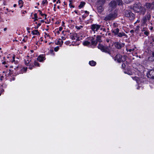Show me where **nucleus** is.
<instances>
[{
	"label": "nucleus",
	"instance_id": "nucleus-1",
	"mask_svg": "<svg viewBox=\"0 0 154 154\" xmlns=\"http://www.w3.org/2000/svg\"><path fill=\"white\" fill-rule=\"evenodd\" d=\"M131 9L140 15H144L146 11L145 8L142 6L140 3H135L131 7Z\"/></svg>",
	"mask_w": 154,
	"mask_h": 154
},
{
	"label": "nucleus",
	"instance_id": "nucleus-2",
	"mask_svg": "<svg viewBox=\"0 0 154 154\" xmlns=\"http://www.w3.org/2000/svg\"><path fill=\"white\" fill-rule=\"evenodd\" d=\"M32 62H33L32 61V60L30 58H29L28 56H27L25 59V64L26 66H29L28 68L30 69H32L34 67V66L33 65ZM34 66H39V63L36 61H34Z\"/></svg>",
	"mask_w": 154,
	"mask_h": 154
},
{
	"label": "nucleus",
	"instance_id": "nucleus-3",
	"mask_svg": "<svg viewBox=\"0 0 154 154\" xmlns=\"http://www.w3.org/2000/svg\"><path fill=\"white\" fill-rule=\"evenodd\" d=\"M118 4V5H119L118 0H114L112 1L109 5V10L110 11H112L114 8H116Z\"/></svg>",
	"mask_w": 154,
	"mask_h": 154
},
{
	"label": "nucleus",
	"instance_id": "nucleus-4",
	"mask_svg": "<svg viewBox=\"0 0 154 154\" xmlns=\"http://www.w3.org/2000/svg\"><path fill=\"white\" fill-rule=\"evenodd\" d=\"M114 60L115 61L116 60L118 62L120 63L125 61V57L124 56H122L120 54H118L115 57Z\"/></svg>",
	"mask_w": 154,
	"mask_h": 154
},
{
	"label": "nucleus",
	"instance_id": "nucleus-5",
	"mask_svg": "<svg viewBox=\"0 0 154 154\" xmlns=\"http://www.w3.org/2000/svg\"><path fill=\"white\" fill-rule=\"evenodd\" d=\"M117 16V14L114 13L113 14H110L107 15L105 17L104 19L106 21L112 20L115 19Z\"/></svg>",
	"mask_w": 154,
	"mask_h": 154
},
{
	"label": "nucleus",
	"instance_id": "nucleus-6",
	"mask_svg": "<svg viewBox=\"0 0 154 154\" xmlns=\"http://www.w3.org/2000/svg\"><path fill=\"white\" fill-rule=\"evenodd\" d=\"M101 27V25L96 24H93L91 25V29L95 33L96 32H97L98 30L100 29Z\"/></svg>",
	"mask_w": 154,
	"mask_h": 154
},
{
	"label": "nucleus",
	"instance_id": "nucleus-7",
	"mask_svg": "<svg viewBox=\"0 0 154 154\" xmlns=\"http://www.w3.org/2000/svg\"><path fill=\"white\" fill-rule=\"evenodd\" d=\"M144 6L149 11H151L154 9V2L151 3H146L145 4Z\"/></svg>",
	"mask_w": 154,
	"mask_h": 154
},
{
	"label": "nucleus",
	"instance_id": "nucleus-8",
	"mask_svg": "<svg viewBox=\"0 0 154 154\" xmlns=\"http://www.w3.org/2000/svg\"><path fill=\"white\" fill-rule=\"evenodd\" d=\"M98 48L102 52L109 53V50L107 47H105L101 44H99L98 46Z\"/></svg>",
	"mask_w": 154,
	"mask_h": 154
},
{
	"label": "nucleus",
	"instance_id": "nucleus-9",
	"mask_svg": "<svg viewBox=\"0 0 154 154\" xmlns=\"http://www.w3.org/2000/svg\"><path fill=\"white\" fill-rule=\"evenodd\" d=\"M125 15L127 17H130L131 19L134 18V14L130 11H126Z\"/></svg>",
	"mask_w": 154,
	"mask_h": 154
},
{
	"label": "nucleus",
	"instance_id": "nucleus-10",
	"mask_svg": "<svg viewBox=\"0 0 154 154\" xmlns=\"http://www.w3.org/2000/svg\"><path fill=\"white\" fill-rule=\"evenodd\" d=\"M147 19L144 16L143 17L141 21V26H146L147 25V24H146V22L147 21Z\"/></svg>",
	"mask_w": 154,
	"mask_h": 154
},
{
	"label": "nucleus",
	"instance_id": "nucleus-11",
	"mask_svg": "<svg viewBox=\"0 0 154 154\" xmlns=\"http://www.w3.org/2000/svg\"><path fill=\"white\" fill-rule=\"evenodd\" d=\"M147 75L148 78L153 79V76H154V70H150L147 74Z\"/></svg>",
	"mask_w": 154,
	"mask_h": 154
},
{
	"label": "nucleus",
	"instance_id": "nucleus-12",
	"mask_svg": "<svg viewBox=\"0 0 154 154\" xmlns=\"http://www.w3.org/2000/svg\"><path fill=\"white\" fill-rule=\"evenodd\" d=\"M132 0H118L119 5H121L123 4L124 2L128 3L130 2Z\"/></svg>",
	"mask_w": 154,
	"mask_h": 154
},
{
	"label": "nucleus",
	"instance_id": "nucleus-13",
	"mask_svg": "<svg viewBox=\"0 0 154 154\" xmlns=\"http://www.w3.org/2000/svg\"><path fill=\"white\" fill-rule=\"evenodd\" d=\"M37 60L39 62H42L45 60V56L42 55H39L37 58Z\"/></svg>",
	"mask_w": 154,
	"mask_h": 154
},
{
	"label": "nucleus",
	"instance_id": "nucleus-14",
	"mask_svg": "<svg viewBox=\"0 0 154 154\" xmlns=\"http://www.w3.org/2000/svg\"><path fill=\"white\" fill-rule=\"evenodd\" d=\"M63 43V41L60 39L56 40L55 41V44L57 45H61Z\"/></svg>",
	"mask_w": 154,
	"mask_h": 154
},
{
	"label": "nucleus",
	"instance_id": "nucleus-15",
	"mask_svg": "<svg viewBox=\"0 0 154 154\" xmlns=\"http://www.w3.org/2000/svg\"><path fill=\"white\" fill-rule=\"evenodd\" d=\"M83 44L84 46L89 47L91 46V42L88 41H85L83 42Z\"/></svg>",
	"mask_w": 154,
	"mask_h": 154
},
{
	"label": "nucleus",
	"instance_id": "nucleus-16",
	"mask_svg": "<svg viewBox=\"0 0 154 154\" xmlns=\"http://www.w3.org/2000/svg\"><path fill=\"white\" fill-rule=\"evenodd\" d=\"M90 41L91 42V44L93 46H95L97 44V41L95 40H94L93 38L91 39Z\"/></svg>",
	"mask_w": 154,
	"mask_h": 154
},
{
	"label": "nucleus",
	"instance_id": "nucleus-17",
	"mask_svg": "<svg viewBox=\"0 0 154 154\" xmlns=\"http://www.w3.org/2000/svg\"><path fill=\"white\" fill-rule=\"evenodd\" d=\"M115 46L118 49H120L122 47V45L119 42H116L115 44Z\"/></svg>",
	"mask_w": 154,
	"mask_h": 154
},
{
	"label": "nucleus",
	"instance_id": "nucleus-18",
	"mask_svg": "<svg viewBox=\"0 0 154 154\" xmlns=\"http://www.w3.org/2000/svg\"><path fill=\"white\" fill-rule=\"evenodd\" d=\"M32 33L33 35H39V32L37 30H33L32 32Z\"/></svg>",
	"mask_w": 154,
	"mask_h": 154
},
{
	"label": "nucleus",
	"instance_id": "nucleus-19",
	"mask_svg": "<svg viewBox=\"0 0 154 154\" xmlns=\"http://www.w3.org/2000/svg\"><path fill=\"white\" fill-rule=\"evenodd\" d=\"M119 32V30L118 28H116L112 31V32L115 35H117Z\"/></svg>",
	"mask_w": 154,
	"mask_h": 154
},
{
	"label": "nucleus",
	"instance_id": "nucleus-20",
	"mask_svg": "<svg viewBox=\"0 0 154 154\" xmlns=\"http://www.w3.org/2000/svg\"><path fill=\"white\" fill-rule=\"evenodd\" d=\"M96 62L93 61H91L89 62V64L91 66H94L96 65Z\"/></svg>",
	"mask_w": 154,
	"mask_h": 154
},
{
	"label": "nucleus",
	"instance_id": "nucleus-21",
	"mask_svg": "<svg viewBox=\"0 0 154 154\" xmlns=\"http://www.w3.org/2000/svg\"><path fill=\"white\" fill-rule=\"evenodd\" d=\"M98 12L101 13L103 10V8L102 6H100L97 8Z\"/></svg>",
	"mask_w": 154,
	"mask_h": 154
},
{
	"label": "nucleus",
	"instance_id": "nucleus-22",
	"mask_svg": "<svg viewBox=\"0 0 154 154\" xmlns=\"http://www.w3.org/2000/svg\"><path fill=\"white\" fill-rule=\"evenodd\" d=\"M18 3L19 5L20 8H21L23 6V1L21 0H19V1Z\"/></svg>",
	"mask_w": 154,
	"mask_h": 154
},
{
	"label": "nucleus",
	"instance_id": "nucleus-23",
	"mask_svg": "<svg viewBox=\"0 0 154 154\" xmlns=\"http://www.w3.org/2000/svg\"><path fill=\"white\" fill-rule=\"evenodd\" d=\"M85 5V3L84 2H81L79 6V8H82Z\"/></svg>",
	"mask_w": 154,
	"mask_h": 154
},
{
	"label": "nucleus",
	"instance_id": "nucleus-24",
	"mask_svg": "<svg viewBox=\"0 0 154 154\" xmlns=\"http://www.w3.org/2000/svg\"><path fill=\"white\" fill-rule=\"evenodd\" d=\"M148 20H149L151 18V15L149 13H147L144 16Z\"/></svg>",
	"mask_w": 154,
	"mask_h": 154
},
{
	"label": "nucleus",
	"instance_id": "nucleus-25",
	"mask_svg": "<svg viewBox=\"0 0 154 154\" xmlns=\"http://www.w3.org/2000/svg\"><path fill=\"white\" fill-rule=\"evenodd\" d=\"M117 35H118V36H119V37H122V36H125L126 35L123 32V33H121V32L118 33V34Z\"/></svg>",
	"mask_w": 154,
	"mask_h": 154
},
{
	"label": "nucleus",
	"instance_id": "nucleus-26",
	"mask_svg": "<svg viewBox=\"0 0 154 154\" xmlns=\"http://www.w3.org/2000/svg\"><path fill=\"white\" fill-rule=\"evenodd\" d=\"M145 26H143V28L141 27V31L143 32H144L146 31L147 30H148V29L146 27H144Z\"/></svg>",
	"mask_w": 154,
	"mask_h": 154
},
{
	"label": "nucleus",
	"instance_id": "nucleus-27",
	"mask_svg": "<svg viewBox=\"0 0 154 154\" xmlns=\"http://www.w3.org/2000/svg\"><path fill=\"white\" fill-rule=\"evenodd\" d=\"M101 37L100 36H98L97 37V41L99 42H101Z\"/></svg>",
	"mask_w": 154,
	"mask_h": 154
},
{
	"label": "nucleus",
	"instance_id": "nucleus-28",
	"mask_svg": "<svg viewBox=\"0 0 154 154\" xmlns=\"http://www.w3.org/2000/svg\"><path fill=\"white\" fill-rule=\"evenodd\" d=\"M27 69V67L23 68L22 69V71H21L22 72H21V73H23V72H26V71Z\"/></svg>",
	"mask_w": 154,
	"mask_h": 154
},
{
	"label": "nucleus",
	"instance_id": "nucleus-29",
	"mask_svg": "<svg viewBox=\"0 0 154 154\" xmlns=\"http://www.w3.org/2000/svg\"><path fill=\"white\" fill-rule=\"evenodd\" d=\"M144 33L145 35H146V36H148L149 34V32L148 30L147 31H146L144 32Z\"/></svg>",
	"mask_w": 154,
	"mask_h": 154
},
{
	"label": "nucleus",
	"instance_id": "nucleus-30",
	"mask_svg": "<svg viewBox=\"0 0 154 154\" xmlns=\"http://www.w3.org/2000/svg\"><path fill=\"white\" fill-rule=\"evenodd\" d=\"M135 48V47H134V48H131V49H129L128 50H127V51L128 52H131V51H133L134 50V49Z\"/></svg>",
	"mask_w": 154,
	"mask_h": 154
},
{
	"label": "nucleus",
	"instance_id": "nucleus-31",
	"mask_svg": "<svg viewBox=\"0 0 154 154\" xmlns=\"http://www.w3.org/2000/svg\"><path fill=\"white\" fill-rule=\"evenodd\" d=\"M83 27V26H76L75 28L76 29H80L81 28H82Z\"/></svg>",
	"mask_w": 154,
	"mask_h": 154
},
{
	"label": "nucleus",
	"instance_id": "nucleus-32",
	"mask_svg": "<svg viewBox=\"0 0 154 154\" xmlns=\"http://www.w3.org/2000/svg\"><path fill=\"white\" fill-rule=\"evenodd\" d=\"M34 18L35 19L34 21H35L36 20H38V17L37 16V14H34Z\"/></svg>",
	"mask_w": 154,
	"mask_h": 154
},
{
	"label": "nucleus",
	"instance_id": "nucleus-33",
	"mask_svg": "<svg viewBox=\"0 0 154 154\" xmlns=\"http://www.w3.org/2000/svg\"><path fill=\"white\" fill-rule=\"evenodd\" d=\"M43 5H45L47 3V0H43L42 2Z\"/></svg>",
	"mask_w": 154,
	"mask_h": 154
},
{
	"label": "nucleus",
	"instance_id": "nucleus-34",
	"mask_svg": "<svg viewBox=\"0 0 154 154\" xmlns=\"http://www.w3.org/2000/svg\"><path fill=\"white\" fill-rule=\"evenodd\" d=\"M50 54L54 56V53L53 50H50Z\"/></svg>",
	"mask_w": 154,
	"mask_h": 154
},
{
	"label": "nucleus",
	"instance_id": "nucleus-35",
	"mask_svg": "<svg viewBox=\"0 0 154 154\" xmlns=\"http://www.w3.org/2000/svg\"><path fill=\"white\" fill-rule=\"evenodd\" d=\"M38 11L39 12V14H41L42 16H44V15H45V16H46V15L45 14H42V11L40 10H38Z\"/></svg>",
	"mask_w": 154,
	"mask_h": 154
},
{
	"label": "nucleus",
	"instance_id": "nucleus-36",
	"mask_svg": "<svg viewBox=\"0 0 154 154\" xmlns=\"http://www.w3.org/2000/svg\"><path fill=\"white\" fill-rule=\"evenodd\" d=\"M125 73L128 74L129 75H132V72L130 71H127V72H125Z\"/></svg>",
	"mask_w": 154,
	"mask_h": 154
},
{
	"label": "nucleus",
	"instance_id": "nucleus-37",
	"mask_svg": "<svg viewBox=\"0 0 154 154\" xmlns=\"http://www.w3.org/2000/svg\"><path fill=\"white\" fill-rule=\"evenodd\" d=\"M59 47L57 46L54 48V50L55 51H57L59 50Z\"/></svg>",
	"mask_w": 154,
	"mask_h": 154
},
{
	"label": "nucleus",
	"instance_id": "nucleus-38",
	"mask_svg": "<svg viewBox=\"0 0 154 154\" xmlns=\"http://www.w3.org/2000/svg\"><path fill=\"white\" fill-rule=\"evenodd\" d=\"M45 34L44 36L45 38L48 37L49 36V34H48L47 33L45 32Z\"/></svg>",
	"mask_w": 154,
	"mask_h": 154
},
{
	"label": "nucleus",
	"instance_id": "nucleus-39",
	"mask_svg": "<svg viewBox=\"0 0 154 154\" xmlns=\"http://www.w3.org/2000/svg\"><path fill=\"white\" fill-rule=\"evenodd\" d=\"M70 42L69 41H68L66 42H65V44H66V45H69L70 44Z\"/></svg>",
	"mask_w": 154,
	"mask_h": 154
},
{
	"label": "nucleus",
	"instance_id": "nucleus-40",
	"mask_svg": "<svg viewBox=\"0 0 154 154\" xmlns=\"http://www.w3.org/2000/svg\"><path fill=\"white\" fill-rule=\"evenodd\" d=\"M122 68H125V65L124 63H123L122 64Z\"/></svg>",
	"mask_w": 154,
	"mask_h": 154
},
{
	"label": "nucleus",
	"instance_id": "nucleus-41",
	"mask_svg": "<svg viewBox=\"0 0 154 154\" xmlns=\"http://www.w3.org/2000/svg\"><path fill=\"white\" fill-rule=\"evenodd\" d=\"M14 56H13L12 57V59H11V62H14Z\"/></svg>",
	"mask_w": 154,
	"mask_h": 154
},
{
	"label": "nucleus",
	"instance_id": "nucleus-42",
	"mask_svg": "<svg viewBox=\"0 0 154 154\" xmlns=\"http://www.w3.org/2000/svg\"><path fill=\"white\" fill-rule=\"evenodd\" d=\"M59 31H60L62 30L63 28L61 27H60L59 28Z\"/></svg>",
	"mask_w": 154,
	"mask_h": 154
},
{
	"label": "nucleus",
	"instance_id": "nucleus-43",
	"mask_svg": "<svg viewBox=\"0 0 154 154\" xmlns=\"http://www.w3.org/2000/svg\"><path fill=\"white\" fill-rule=\"evenodd\" d=\"M85 13L87 14V16L89 14V12L88 11H85Z\"/></svg>",
	"mask_w": 154,
	"mask_h": 154
},
{
	"label": "nucleus",
	"instance_id": "nucleus-44",
	"mask_svg": "<svg viewBox=\"0 0 154 154\" xmlns=\"http://www.w3.org/2000/svg\"><path fill=\"white\" fill-rule=\"evenodd\" d=\"M86 17V16L85 15H83L82 16V18L84 19H85Z\"/></svg>",
	"mask_w": 154,
	"mask_h": 154
},
{
	"label": "nucleus",
	"instance_id": "nucleus-45",
	"mask_svg": "<svg viewBox=\"0 0 154 154\" xmlns=\"http://www.w3.org/2000/svg\"><path fill=\"white\" fill-rule=\"evenodd\" d=\"M3 76H2L1 77H0V79L1 80H3Z\"/></svg>",
	"mask_w": 154,
	"mask_h": 154
},
{
	"label": "nucleus",
	"instance_id": "nucleus-46",
	"mask_svg": "<svg viewBox=\"0 0 154 154\" xmlns=\"http://www.w3.org/2000/svg\"><path fill=\"white\" fill-rule=\"evenodd\" d=\"M61 38H62V39H61L62 40H65L66 39L64 37H62Z\"/></svg>",
	"mask_w": 154,
	"mask_h": 154
},
{
	"label": "nucleus",
	"instance_id": "nucleus-47",
	"mask_svg": "<svg viewBox=\"0 0 154 154\" xmlns=\"http://www.w3.org/2000/svg\"><path fill=\"white\" fill-rule=\"evenodd\" d=\"M74 12L77 14H78V11L77 10H75Z\"/></svg>",
	"mask_w": 154,
	"mask_h": 154
},
{
	"label": "nucleus",
	"instance_id": "nucleus-48",
	"mask_svg": "<svg viewBox=\"0 0 154 154\" xmlns=\"http://www.w3.org/2000/svg\"><path fill=\"white\" fill-rule=\"evenodd\" d=\"M41 25V24L40 23H38V25H37V26H38V27H39V26H40Z\"/></svg>",
	"mask_w": 154,
	"mask_h": 154
},
{
	"label": "nucleus",
	"instance_id": "nucleus-49",
	"mask_svg": "<svg viewBox=\"0 0 154 154\" xmlns=\"http://www.w3.org/2000/svg\"><path fill=\"white\" fill-rule=\"evenodd\" d=\"M60 3V0H58L57 1V3Z\"/></svg>",
	"mask_w": 154,
	"mask_h": 154
},
{
	"label": "nucleus",
	"instance_id": "nucleus-50",
	"mask_svg": "<svg viewBox=\"0 0 154 154\" xmlns=\"http://www.w3.org/2000/svg\"><path fill=\"white\" fill-rule=\"evenodd\" d=\"M7 30V28H5L4 29V31H6Z\"/></svg>",
	"mask_w": 154,
	"mask_h": 154
},
{
	"label": "nucleus",
	"instance_id": "nucleus-51",
	"mask_svg": "<svg viewBox=\"0 0 154 154\" xmlns=\"http://www.w3.org/2000/svg\"><path fill=\"white\" fill-rule=\"evenodd\" d=\"M140 22V20H137L136 21V23H139Z\"/></svg>",
	"mask_w": 154,
	"mask_h": 154
},
{
	"label": "nucleus",
	"instance_id": "nucleus-52",
	"mask_svg": "<svg viewBox=\"0 0 154 154\" xmlns=\"http://www.w3.org/2000/svg\"><path fill=\"white\" fill-rule=\"evenodd\" d=\"M72 39H75V38L74 36L73 37H72Z\"/></svg>",
	"mask_w": 154,
	"mask_h": 154
},
{
	"label": "nucleus",
	"instance_id": "nucleus-53",
	"mask_svg": "<svg viewBox=\"0 0 154 154\" xmlns=\"http://www.w3.org/2000/svg\"><path fill=\"white\" fill-rule=\"evenodd\" d=\"M153 27H151L150 28V29L151 30H152L153 29Z\"/></svg>",
	"mask_w": 154,
	"mask_h": 154
},
{
	"label": "nucleus",
	"instance_id": "nucleus-54",
	"mask_svg": "<svg viewBox=\"0 0 154 154\" xmlns=\"http://www.w3.org/2000/svg\"><path fill=\"white\" fill-rule=\"evenodd\" d=\"M16 4H14V7H16Z\"/></svg>",
	"mask_w": 154,
	"mask_h": 154
},
{
	"label": "nucleus",
	"instance_id": "nucleus-55",
	"mask_svg": "<svg viewBox=\"0 0 154 154\" xmlns=\"http://www.w3.org/2000/svg\"><path fill=\"white\" fill-rule=\"evenodd\" d=\"M134 32V31L133 30H131V32Z\"/></svg>",
	"mask_w": 154,
	"mask_h": 154
},
{
	"label": "nucleus",
	"instance_id": "nucleus-56",
	"mask_svg": "<svg viewBox=\"0 0 154 154\" xmlns=\"http://www.w3.org/2000/svg\"><path fill=\"white\" fill-rule=\"evenodd\" d=\"M106 41L108 42H109V40H106Z\"/></svg>",
	"mask_w": 154,
	"mask_h": 154
},
{
	"label": "nucleus",
	"instance_id": "nucleus-57",
	"mask_svg": "<svg viewBox=\"0 0 154 154\" xmlns=\"http://www.w3.org/2000/svg\"><path fill=\"white\" fill-rule=\"evenodd\" d=\"M5 62H3L2 63H3V64H5Z\"/></svg>",
	"mask_w": 154,
	"mask_h": 154
},
{
	"label": "nucleus",
	"instance_id": "nucleus-58",
	"mask_svg": "<svg viewBox=\"0 0 154 154\" xmlns=\"http://www.w3.org/2000/svg\"><path fill=\"white\" fill-rule=\"evenodd\" d=\"M37 5H39V4L38 3H37Z\"/></svg>",
	"mask_w": 154,
	"mask_h": 154
},
{
	"label": "nucleus",
	"instance_id": "nucleus-59",
	"mask_svg": "<svg viewBox=\"0 0 154 154\" xmlns=\"http://www.w3.org/2000/svg\"><path fill=\"white\" fill-rule=\"evenodd\" d=\"M24 12H25V13H26V11H25L24 12H23V14H24Z\"/></svg>",
	"mask_w": 154,
	"mask_h": 154
},
{
	"label": "nucleus",
	"instance_id": "nucleus-60",
	"mask_svg": "<svg viewBox=\"0 0 154 154\" xmlns=\"http://www.w3.org/2000/svg\"><path fill=\"white\" fill-rule=\"evenodd\" d=\"M57 8L59 9V6H57Z\"/></svg>",
	"mask_w": 154,
	"mask_h": 154
},
{
	"label": "nucleus",
	"instance_id": "nucleus-61",
	"mask_svg": "<svg viewBox=\"0 0 154 154\" xmlns=\"http://www.w3.org/2000/svg\"><path fill=\"white\" fill-rule=\"evenodd\" d=\"M41 21H42V22H43L44 21L43 20H42Z\"/></svg>",
	"mask_w": 154,
	"mask_h": 154
},
{
	"label": "nucleus",
	"instance_id": "nucleus-62",
	"mask_svg": "<svg viewBox=\"0 0 154 154\" xmlns=\"http://www.w3.org/2000/svg\"><path fill=\"white\" fill-rule=\"evenodd\" d=\"M55 1H56V0H54V2H55Z\"/></svg>",
	"mask_w": 154,
	"mask_h": 154
},
{
	"label": "nucleus",
	"instance_id": "nucleus-63",
	"mask_svg": "<svg viewBox=\"0 0 154 154\" xmlns=\"http://www.w3.org/2000/svg\"><path fill=\"white\" fill-rule=\"evenodd\" d=\"M134 78H135V79H136V80H137V79H136V78H137V77Z\"/></svg>",
	"mask_w": 154,
	"mask_h": 154
},
{
	"label": "nucleus",
	"instance_id": "nucleus-64",
	"mask_svg": "<svg viewBox=\"0 0 154 154\" xmlns=\"http://www.w3.org/2000/svg\"><path fill=\"white\" fill-rule=\"evenodd\" d=\"M23 41H24V42H25V41H24V39H23Z\"/></svg>",
	"mask_w": 154,
	"mask_h": 154
}]
</instances>
